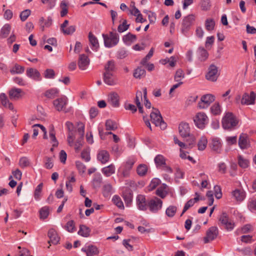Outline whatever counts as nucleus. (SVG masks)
Returning a JSON list of instances; mask_svg holds the SVG:
<instances>
[{
  "instance_id": "1",
  "label": "nucleus",
  "mask_w": 256,
  "mask_h": 256,
  "mask_svg": "<svg viewBox=\"0 0 256 256\" xmlns=\"http://www.w3.org/2000/svg\"><path fill=\"white\" fill-rule=\"evenodd\" d=\"M66 125L68 130V143L70 146L74 147L76 152H78L83 144L84 125L82 122H78L77 130H76L73 124L71 122H66Z\"/></svg>"
},
{
  "instance_id": "2",
  "label": "nucleus",
  "mask_w": 256,
  "mask_h": 256,
  "mask_svg": "<svg viewBox=\"0 0 256 256\" xmlns=\"http://www.w3.org/2000/svg\"><path fill=\"white\" fill-rule=\"evenodd\" d=\"M218 225L227 230H232L235 226V224L226 212H222L218 217Z\"/></svg>"
},
{
  "instance_id": "3",
  "label": "nucleus",
  "mask_w": 256,
  "mask_h": 256,
  "mask_svg": "<svg viewBox=\"0 0 256 256\" xmlns=\"http://www.w3.org/2000/svg\"><path fill=\"white\" fill-rule=\"evenodd\" d=\"M238 121L234 115L230 112L226 114L222 120V125L224 129H232L234 128L238 124Z\"/></svg>"
},
{
  "instance_id": "4",
  "label": "nucleus",
  "mask_w": 256,
  "mask_h": 256,
  "mask_svg": "<svg viewBox=\"0 0 256 256\" xmlns=\"http://www.w3.org/2000/svg\"><path fill=\"white\" fill-rule=\"evenodd\" d=\"M151 122L156 126H160L161 129H164L166 127V124L162 120V118L160 111L154 108H152V111L150 115Z\"/></svg>"
},
{
  "instance_id": "5",
  "label": "nucleus",
  "mask_w": 256,
  "mask_h": 256,
  "mask_svg": "<svg viewBox=\"0 0 256 256\" xmlns=\"http://www.w3.org/2000/svg\"><path fill=\"white\" fill-rule=\"evenodd\" d=\"M136 162V158L134 157H131L128 158L123 163L121 167L120 168V174L123 178H126L129 176L130 172L132 170Z\"/></svg>"
},
{
  "instance_id": "6",
  "label": "nucleus",
  "mask_w": 256,
  "mask_h": 256,
  "mask_svg": "<svg viewBox=\"0 0 256 256\" xmlns=\"http://www.w3.org/2000/svg\"><path fill=\"white\" fill-rule=\"evenodd\" d=\"M104 45L106 47L116 46L119 41L118 34L116 32H110L109 34H102Z\"/></svg>"
},
{
  "instance_id": "7",
  "label": "nucleus",
  "mask_w": 256,
  "mask_h": 256,
  "mask_svg": "<svg viewBox=\"0 0 256 256\" xmlns=\"http://www.w3.org/2000/svg\"><path fill=\"white\" fill-rule=\"evenodd\" d=\"M196 16L195 14H190L184 17L183 19L182 26V32L184 34L189 30L190 27L194 24Z\"/></svg>"
},
{
  "instance_id": "8",
  "label": "nucleus",
  "mask_w": 256,
  "mask_h": 256,
  "mask_svg": "<svg viewBox=\"0 0 256 256\" xmlns=\"http://www.w3.org/2000/svg\"><path fill=\"white\" fill-rule=\"evenodd\" d=\"M162 201L160 199L155 196L148 202V206L150 211L156 212L162 208Z\"/></svg>"
},
{
  "instance_id": "9",
  "label": "nucleus",
  "mask_w": 256,
  "mask_h": 256,
  "mask_svg": "<svg viewBox=\"0 0 256 256\" xmlns=\"http://www.w3.org/2000/svg\"><path fill=\"white\" fill-rule=\"evenodd\" d=\"M194 120L196 125L198 128H203L208 122V118L206 114L204 112H198L194 118Z\"/></svg>"
},
{
  "instance_id": "10",
  "label": "nucleus",
  "mask_w": 256,
  "mask_h": 256,
  "mask_svg": "<svg viewBox=\"0 0 256 256\" xmlns=\"http://www.w3.org/2000/svg\"><path fill=\"white\" fill-rule=\"evenodd\" d=\"M215 100L214 96L211 94H206L202 96L200 101L198 104V107L200 108H204L208 106Z\"/></svg>"
},
{
  "instance_id": "11",
  "label": "nucleus",
  "mask_w": 256,
  "mask_h": 256,
  "mask_svg": "<svg viewBox=\"0 0 256 256\" xmlns=\"http://www.w3.org/2000/svg\"><path fill=\"white\" fill-rule=\"evenodd\" d=\"M218 233V228L216 226H212L208 229L206 233V236L204 237V243H208L216 238Z\"/></svg>"
},
{
  "instance_id": "12",
  "label": "nucleus",
  "mask_w": 256,
  "mask_h": 256,
  "mask_svg": "<svg viewBox=\"0 0 256 256\" xmlns=\"http://www.w3.org/2000/svg\"><path fill=\"white\" fill-rule=\"evenodd\" d=\"M90 60L88 56L84 54H80L78 58V65L79 68L82 70H86L88 66Z\"/></svg>"
},
{
  "instance_id": "13",
  "label": "nucleus",
  "mask_w": 256,
  "mask_h": 256,
  "mask_svg": "<svg viewBox=\"0 0 256 256\" xmlns=\"http://www.w3.org/2000/svg\"><path fill=\"white\" fill-rule=\"evenodd\" d=\"M256 94L254 92H251L250 94L244 93L242 96L241 103L242 104H252L254 103Z\"/></svg>"
},
{
  "instance_id": "14",
  "label": "nucleus",
  "mask_w": 256,
  "mask_h": 256,
  "mask_svg": "<svg viewBox=\"0 0 256 256\" xmlns=\"http://www.w3.org/2000/svg\"><path fill=\"white\" fill-rule=\"evenodd\" d=\"M108 102L112 106L116 108L120 106V96L116 92H111L108 96Z\"/></svg>"
},
{
  "instance_id": "15",
  "label": "nucleus",
  "mask_w": 256,
  "mask_h": 256,
  "mask_svg": "<svg viewBox=\"0 0 256 256\" xmlns=\"http://www.w3.org/2000/svg\"><path fill=\"white\" fill-rule=\"evenodd\" d=\"M232 196L238 202H241L246 198V194L242 188H236L231 192Z\"/></svg>"
},
{
  "instance_id": "16",
  "label": "nucleus",
  "mask_w": 256,
  "mask_h": 256,
  "mask_svg": "<svg viewBox=\"0 0 256 256\" xmlns=\"http://www.w3.org/2000/svg\"><path fill=\"white\" fill-rule=\"evenodd\" d=\"M104 80L107 84L112 86L117 84L118 79L114 73H104Z\"/></svg>"
},
{
  "instance_id": "17",
  "label": "nucleus",
  "mask_w": 256,
  "mask_h": 256,
  "mask_svg": "<svg viewBox=\"0 0 256 256\" xmlns=\"http://www.w3.org/2000/svg\"><path fill=\"white\" fill-rule=\"evenodd\" d=\"M67 100V98L64 96L54 100L53 104L56 110L61 111L64 110L66 104Z\"/></svg>"
},
{
  "instance_id": "18",
  "label": "nucleus",
  "mask_w": 256,
  "mask_h": 256,
  "mask_svg": "<svg viewBox=\"0 0 256 256\" xmlns=\"http://www.w3.org/2000/svg\"><path fill=\"white\" fill-rule=\"evenodd\" d=\"M24 93L20 88H13L8 92L10 98L12 100H18L20 98Z\"/></svg>"
},
{
  "instance_id": "19",
  "label": "nucleus",
  "mask_w": 256,
  "mask_h": 256,
  "mask_svg": "<svg viewBox=\"0 0 256 256\" xmlns=\"http://www.w3.org/2000/svg\"><path fill=\"white\" fill-rule=\"evenodd\" d=\"M218 78V70L217 68L212 65L209 68V70L206 75V78L209 80L214 82Z\"/></svg>"
},
{
  "instance_id": "20",
  "label": "nucleus",
  "mask_w": 256,
  "mask_h": 256,
  "mask_svg": "<svg viewBox=\"0 0 256 256\" xmlns=\"http://www.w3.org/2000/svg\"><path fill=\"white\" fill-rule=\"evenodd\" d=\"M122 196L126 206H129L132 200V190L128 188H126L122 191Z\"/></svg>"
},
{
  "instance_id": "21",
  "label": "nucleus",
  "mask_w": 256,
  "mask_h": 256,
  "mask_svg": "<svg viewBox=\"0 0 256 256\" xmlns=\"http://www.w3.org/2000/svg\"><path fill=\"white\" fill-rule=\"evenodd\" d=\"M238 145L240 148L244 150L250 146L248 136L246 134L240 135L238 140Z\"/></svg>"
},
{
  "instance_id": "22",
  "label": "nucleus",
  "mask_w": 256,
  "mask_h": 256,
  "mask_svg": "<svg viewBox=\"0 0 256 256\" xmlns=\"http://www.w3.org/2000/svg\"><path fill=\"white\" fill-rule=\"evenodd\" d=\"M0 102L4 108H8L12 110H14L13 104L10 102L8 96L4 93L0 94Z\"/></svg>"
},
{
  "instance_id": "23",
  "label": "nucleus",
  "mask_w": 256,
  "mask_h": 256,
  "mask_svg": "<svg viewBox=\"0 0 256 256\" xmlns=\"http://www.w3.org/2000/svg\"><path fill=\"white\" fill-rule=\"evenodd\" d=\"M97 158L102 164H105L110 158L109 152L106 150H100L97 156Z\"/></svg>"
},
{
  "instance_id": "24",
  "label": "nucleus",
  "mask_w": 256,
  "mask_h": 256,
  "mask_svg": "<svg viewBox=\"0 0 256 256\" xmlns=\"http://www.w3.org/2000/svg\"><path fill=\"white\" fill-rule=\"evenodd\" d=\"M136 204L138 208L142 210H146L148 206L145 196L142 194H139L137 196Z\"/></svg>"
},
{
  "instance_id": "25",
  "label": "nucleus",
  "mask_w": 256,
  "mask_h": 256,
  "mask_svg": "<svg viewBox=\"0 0 256 256\" xmlns=\"http://www.w3.org/2000/svg\"><path fill=\"white\" fill-rule=\"evenodd\" d=\"M178 129L179 132L182 136L186 137L190 136V128L188 124L182 122L179 126Z\"/></svg>"
},
{
  "instance_id": "26",
  "label": "nucleus",
  "mask_w": 256,
  "mask_h": 256,
  "mask_svg": "<svg viewBox=\"0 0 256 256\" xmlns=\"http://www.w3.org/2000/svg\"><path fill=\"white\" fill-rule=\"evenodd\" d=\"M68 21L65 20L64 23L61 25L60 29L64 34H71L75 31V26H71L68 27Z\"/></svg>"
},
{
  "instance_id": "27",
  "label": "nucleus",
  "mask_w": 256,
  "mask_h": 256,
  "mask_svg": "<svg viewBox=\"0 0 256 256\" xmlns=\"http://www.w3.org/2000/svg\"><path fill=\"white\" fill-rule=\"evenodd\" d=\"M48 236L50 238V240L48 241L49 243L52 242L54 244H58L60 241V238L58 236L56 231L53 228L49 230Z\"/></svg>"
},
{
  "instance_id": "28",
  "label": "nucleus",
  "mask_w": 256,
  "mask_h": 256,
  "mask_svg": "<svg viewBox=\"0 0 256 256\" xmlns=\"http://www.w3.org/2000/svg\"><path fill=\"white\" fill-rule=\"evenodd\" d=\"M168 193V186L165 184H162L156 190V194L162 198H164L166 196Z\"/></svg>"
},
{
  "instance_id": "29",
  "label": "nucleus",
  "mask_w": 256,
  "mask_h": 256,
  "mask_svg": "<svg viewBox=\"0 0 256 256\" xmlns=\"http://www.w3.org/2000/svg\"><path fill=\"white\" fill-rule=\"evenodd\" d=\"M210 146L212 150L218 153L222 150V144L219 138H214L212 140Z\"/></svg>"
},
{
  "instance_id": "30",
  "label": "nucleus",
  "mask_w": 256,
  "mask_h": 256,
  "mask_svg": "<svg viewBox=\"0 0 256 256\" xmlns=\"http://www.w3.org/2000/svg\"><path fill=\"white\" fill-rule=\"evenodd\" d=\"M192 142L189 143L188 144H185L184 142L180 141L177 137H174V141L175 144H178L180 147V148L190 149L193 147L194 144L195 142V138L192 137Z\"/></svg>"
},
{
  "instance_id": "31",
  "label": "nucleus",
  "mask_w": 256,
  "mask_h": 256,
  "mask_svg": "<svg viewBox=\"0 0 256 256\" xmlns=\"http://www.w3.org/2000/svg\"><path fill=\"white\" fill-rule=\"evenodd\" d=\"M116 168L114 164L104 167L102 169V173L106 176H110L115 173Z\"/></svg>"
},
{
  "instance_id": "32",
  "label": "nucleus",
  "mask_w": 256,
  "mask_h": 256,
  "mask_svg": "<svg viewBox=\"0 0 256 256\" xmlns=\"http://www.w3.org/2000/svg\"><path fill=\"white\" fill-rule=\"evenodd\" d=\"M26 74L28 76L35 80H40V74L38 71L33 68H30L26 70Z\"/></svg>"
},
{
  "instance_id": "33",
  "label": "nucleus",
  "mask_w": 256,
  "mask_h": 256,
  "mask_svg": "<svg viewBox=\"0 0 256 256\" xmlns=\"http://www.w3.org/2000/svg\"><path fill=\"white\" fill-rule=\"evenodd\" d=\"M33 127H34L33 137L34 138H35L38 136V130H39L38 128H40V130L44 132V136H43L44 138V139L48 138L46 129L43 126L40 124H34L33 126Z\"/></svg>"
},
{
  "instance_id": "34",
  "label": "nucleus",
  "mask_w": 256,
  "mask_h": 256,
  "mask_svg": "<svg viewBox=\"0 0 256 256\" xmlns=\"http://www.w3.org/2000/svg\"><path fill=\"white\" fill-rule=\"evenodd\" d=\"M196 197L193 199L190 200L185 204L182 215L184 214L188 209L192 207L196 202L199 200V194L196 192Z\"/></svg>"
},
{
  "instance_id": "35",
  "label": "nucleus",
  "mask_w": 256,
  "mask_h": 256,
  "mask_svg": "<svg viewBox=\"0 0 256 256\" xmlns=\"http://www.w3.org/2000/svg\"><path fill=\"white\" fill-rule=\"evenodd\" d=\"M82 250L86 252L87 256H93L98 254V248L94 246H88L86 248L82 249Z\"/></svg>"
},
{
  "instance_id": "36",
  "label": "nucleus",
  "mask_w": 256,
  "mask_h": 256,
  "mask_svg": "<svg viewBox=\"0 0 256 256\" xmlns=\"http://www.w3.org/2000/svg\"><path fill=\"white\" fill-rule=\"evenodd\" d=\"M76 181L75 176L73 173L71 174L70 176L68 178V180L66 182V188L69 192L72 191L73 186Z\"/></svg>"
},
{
  "instance_id": "37",
  "label": "nucleus",
  "mask_w": 256,
  "mask_h": 256,
  "mask_svg": "<svg viewBox=\"0 0 256 256\" xmlns=\"http://www.w3.org/2000/svg\"><path fill=\"white\" fill-rule=\"evenodd\" d=\"M91 230L86 225L81 224L80 226V230L78 234L84 237H88L90 235Z\"/></svg>"
},
{
  "instance_id": "38",
  "label": "nucleus",
  "mask_w": 256,
  "mask_h": 256,
  "mask_svg": "<svg viewBox=\"0 0 256 256\" xmlns=\"http://www.w3.org/2000/svg\"><path fill=\"white\" fill-rule=\"evenodd\" d=\"M52 24V20L49 18H44L42 17L39 20V24L42 31L44 30L45 28L50 26Z\"/></svg>"
},
{
  "instance_id": "39",
  "label": "nucleus",
  "mask_w": 256,
  "mask_h": 256,
  "mask_svg": "<svg viewBox=\"0 0 256 256\" xmlns=\"http://www.w3.org/2000/svg\"><path fill=\"white\" fill-rule=\"evenodd\" d=\"M116 70L115 64L114 61H108L104 66V73H114Z\"/></svg>"
},
{
  "instance_id": "40",
  "label": "nucleus",
  "mask_w": 256,
  "mask_h": 256,
  "mask_svg": "<svg viewBox=\"0 0 256 256\" xmlns=\"http://www.w3.org/2000/svg\"><path fill=\"white\" fill-rule=\"evenodd\" d=\"M142 99V94L141 92H138L136 94L135 102L138 108L140 113H143L142 107L141 105V101Z\"/></svg>"
},
{
  "instance_id": "41",
  "label": "nucleus",
  "mask_w": 256,
  "mask_h": 256,
  "mask_svg": "<svg viewBox=\"0 0 256 256\" xmlns=\"http://www.w3.org/2000/svg\"><path fill=\"white\" fill-rule=\"evenodd\" d=\"M88 38L90 44L92 46V48L94 50H97L98 48V42L96 38L92 34V32H90L88 34Z\"/></svg>"
},
{
  "instance_id": "42",
  "label": "nucleus",
  "mask_w": 256,
  "mask_h": 256,
  "mask_svg": "<svg viewBox=\"0 0 256 256\" xmlns=\"http://www.w3.org/2000/svg\"><path fill=\"white\" fill-rule=\"evenodd\" d=\"M148 170V166L145 164H140L136 168V172L138 176H143L146 175Z\"/></svg>"
},
{
  "instance_id": "43",
  "label": "nucleus",
  "mask_w": 256,
  "mask_h": 256,
  "mask_svg": "<svg viewBox=\"0 0 256 256\" xmlns=\"http://www.w3.org/2000/svg\"><path fill=\"white\" fill-rule=\"evenodd\" d=\"M154 160L157 167L162 166L166 164V158L162 154L157 155Z\"/></svg>"
},
{
  "instance_id": "44",
  "label": "nucleus",
  "mask_w": 256,
  "mask_h": 256,
  "mask_svg": "<svg viewBox=\"0 0 256 256\" xmlns=\"http://www.w3.org/2000/svg\"><path fill=\"white\" fill-rule=\"evenodd\" d=\"M184 148H180V156L181 158L183 160L188 159L189 161L191 162L192 164H195L196 162V160L194 159V158L190 156L189 155H188V152H185L184 150Z\"/></svg>"
},
{
  "instance_id": "45",
  "label": "nucleus",
  "mask_w": 256,
  "mask_h": 256,
  "mask_svg": "<svg viewBox=\"0 0 256 256\" xmlns=\"http://www.w3.org/2000/svg\"><path fill=\"white\" fill-rule=\"evenodd\" d=\"M146 74V71L144 69L138 68L134 70L133 75L135 78L140 79L145 76Z\"/></svg>"
},
{
  "instance_id": "46",
  "label": "nucleus",
  "mask_w": 256,
  "mask_h": 256,
  "mask_svg": "<svg viewBox=\"0 0 256 256\" xmlns=\"http://www.w3.org/2000/svg\"><path fill=\"white\" fill-rule=\"evenodd\" d=\"M238 164L240 167L243 168H247L249 166V161L248 160L244 158L242 156H238Z\"/></svg>"
},
{
  "instance_id": "47",
  "label": "nucleus",
  "mask_w": 256,
  "mask_h": 256,
  "mask_svg": "<svg viewBox=\"0 0 256 256\" xmlns=\"http://www.w3.org/2000/svg\"><path fill=\"white\" fill-rule=\"evenodd\" d=\"M136 39V36L130 33H128L123 37L124 42L128 44H130L134 42Z\"/></svg>"
},
{
  "instance_id": "48",
  "label": "nucleus",
  "mask_w": 256,
  "mask_h": 256,
  "mask_svg": "<svg viewBox=\"0 0 256 256\" xmlns=\"http://www.w3.org/2000/svg\"><path fill=\"white\" fill-rule=\"evenodd\" d=\"M50 138L52 140L53 146H57L58 145V142L56 137V132L54 126H52L49 130Z\"/></svg>"
},
{
  "instance_id": "49",
  "label": "nucleus",
  "mask_w": 256,
  "mask_h": 256,
  "mask_svg": "<svg viewBox=\"0 0 256 256\" xmlns=\"http://www.w3.org/2000/svg\"><path fill=\"white\" fill-rule=\"evenodd\" d=\"M205 28L208 31L212 30L215 26V22L212 18H208L205 22Z\"/></svg>"
},
{
  "instance_id": "50",
  "label": "nucleus",
  "mask_w": 256,
  "mask_h": 256,
  "mask_svg": "<svg viewBox=\"0 0 256 256\" xmlns=\"http://www.w3.org/2000/svg\"><path fill=\"white\" fill-rule=\"evenodd\" d=\"M58 94V90L56 88H52L46 90L44 95L49 98H54Z\"/></svg>"
},
{
  "instance_id": "51",
  "label": "nucleus",
  "mask_w": 256,
  "mask_h": 256,
  "mask_svg": "<svg viewBox=\"0 0 256 256\" xmlns=\"http://www.w3.org/2000/svg\"><path fill=\"white\" fill-rule=\"evenodd\" d=\"M43 184H40L36 188L34 192V197L36 200H40L42 196Z\"/></svg>"
},
{
  "instance_id": "52",
  "label": "nucleus",
  "mask_w": 256,
  "mask_h": 256,
  "mask_svg": "<svg viewBox=\"0 0 256 256\" xmlns=\"http://www.w3.org/2000/svg\"><path fill=\"white\" fill-rule=\"evenodd\" d=\"M184 71L181 69H178L174 76V80L176 82H182L181 80L184 78Z\"/></svg>"
},
{
  "instance_id": "53",
  "label": "nucleus",
  "mask_w": 256,
  "mask_h": 256,
  "mask_svg": "<svg viewBox=\"0 0 256 256\" xmlns=\"http://www.w3.org/2000/svg\"><path fill=\"white\" fill-rule=\"evenodd\" d=\"M208 140L206 137L202 136L198 140V149L200 150H204L206 147Z\"/></svg>"
},
{
  "instance_id": "54",
  "label": "nucleus",
  "mask_w": 256,
  "mask_h": 256,
  "mask_svg": "<svg viewBox=\"0 0 256 256\" xmlns=\"http://www.w3.org/2000/svg\"><path fill=\"white\" fill-rule=\"evenodd\" d=\"M106 128L108 130H114L118 128L117 124L112 120H108L106 122Z\"/></svg>"
},
{
  "instance_id": "55",
  "label": "nucleus",
  "mask_w": 256,
  "mask_h": 256,
  "mask_svg": "<svg viewBox=\"0 0 256 256\" xmlns=\"http://www.w3.org/2000/svg\"><path fill=\"white\" fill-rule=\"evenodd\" d=\"M64 228L70 232H73L76 230L75 222L71 220L67 222L64 226Z\"/></svg>"
},
{
  "instance_id": "56",
  "label": "nucleus",
  "mask_w": 256,
  "mask_h": 256,
  "mask_svg": "<svg viewBox=\"0 0 256 256\" xmlns=\"http://www.w3.org/2000/svg\"><path fill=\"white\" fill-rule=\"evenodd\" d=\"M11 30V26L9 24H6L2 28L1 30V36L2 38H6L8 36Z\"/></svg>"
},
{
  "instance_id": "57",
  "label": "nucleus",
  "mask_w": 256,
  "mask_h": 256,
  "mask_svg": "<svg viewBox=\"0 0 256 256\" xmlns=\"http://www.w3.org/2000/svg\"><path fill=\"white\" fill-rule=\"evenodd\" d=\"M112 200L114 204L120 209H124V206L121 198L118 196H114Z\"/></svg>"
},
{
  "instance_id": "58",
  "label": "nucleus",
  "mask_w": 256,
  "mask_h": 256,
  "mask_svg": "<svg viewBox=\"0 0 256 256\" xmlns=\"http://www.w3.org/2000/svg\"><path fill=\"white\" fill-rule=\"evenodd\" d=\"M50 214V210L48 206H44L40 210V218L46 219L48 218Z\"/></svg>"
},
{
  "instance_id": "59",
  "label": "nucleus",
  "mask_w": 256,
  "mask_h": 256,
  "mask_svg": "<svg viewBox=\"0 0 256 256\" xmlns=\"http://www.w3.org/2000/svg\"><path fill=\"white\" fill-rule=\"evenodd\" d=\"M177 210V208L176 206H168L166 210V214L168 217H173Z\"/></svg>"
},
{
  "instance_id": "60",
  "label": "nucleus",
  "mask_w": 256,
  "mask_h": 256,
  "mask_svg": "<svg viewBox=\"0 0 256 256\" xmlns=\"http://www.w3.org/2000/svg\"><path fill=\"white\" fill-rule=\"evenodd\" d=\"M24 68L19 64H16L10 70V72L11 74H21L24 72Z\"/></svg>"
},
{
  "instance_id": "61",
  "label": "nucleus",
  "mask_w": 256,
  "mask_h": 256,
  "mask_svg": "<svg viewBox=\"0 0 256 256\" xmlns=\"http://www.w3.org/2000/svg\"><path fill=\"white\" fill-rule=\"evenodd\" d=\"M30 14L31 10L28 9L25 10L24 11L22 12L20 16V20L22 22L25 21L30 16Z\"/></svg>"
},
{
  "instance_id": "62",
  "label": "nucleus",
  "mask_w": 256,
  "mask_h": 256,
  "mask_svg": "<svg viewBox=\"0 0 256 256\" xmlns=\"http://www.w3.org/2000/svg\"><path fill=\"white\" fill-rule=\"evenodd\" d=\"M210 110L212 114L214 115H218L221 112L220 106L218 104H214Z\"/></svg>"
},
{
  "instance_id": "63",
  "label": "nucleus",
  "mask_w": 256,
  "mask_h": 256,
  "mask_svg": "<svg viewBox=\"0 0 256 256\" xmlns=\"http://www.w3.org/2000/svg\"><path fill=\"white\" fill-rule=\"evenodd\" d=\"M60 16L64 17L68 12V6L65 2H62L60 4Z\"/></svg>"
},
{
  "instance_id": "64",
  "label": "nucleus",
  "mask_w": 256,
  "mask_h": 256,
  "mask_svg": "<svg viewBox=\"0 0 256 256\" xmlns=\"http://www.w3.org/2000/svg\"><path fill=\"white\" fill-rule=\"evenodd\" d=\"M248 206L251 212H256V199L251 200L249 202Z\"/></svg>"
}]
</instances>
